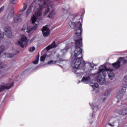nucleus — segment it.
<instances>
[{
	"instance_id": "obj_1",
	"label": "nucleus",
	"mask_w": 127,
	"mask_h": 127,
	"mask_svg": "<svg viewBox=\"0 0 127 127\" xmlns=\"http://www.w3.org/2000/svg\"><path fill=\"white\" fill-rule=\"evenodd\" d=\"M48 7V9L45 11L44 12V15H46L48 12L50 11V8L48 7V5H46V2L44 0H35L30 5V6L28 7L26 13V16L27 17L29 14H30L31 12V8L32 7H34L36 8V10L35 11V15L37 16H40L41 15V10L43 7Z\"/></svg>"
},
{
	"instance_id": "obj_2",
	"label": "nucleus",
	"mask_w": 127,
	"mask_h": 127,
	"mask_svg": "<svg viewBox=\"0 0 127 127\" xmlns=\"http://www.w3.org/2000/svg\"><path fill=\"white\" fill-rule=\"evenodd\" d=\"M83 44L80 42H75V50H74V59L72 61V65L74 66L75 69H78L81 67V65L84 63V61L83 60V55L82 51L83 50L81 49Z\"/></svg>"
},
{
	"instance_id": "obj_3",
	"label": "nucleus",
	"mask_w": 127,
	"mask_h": 127,
	"mask_svg": "<svg viewBox=\"0 0 127 127\" xmlns=\"http://www.w3.org/2000/svg\"><path fill=\"white\" fill-rule=\"evenodd\" d=\"M104 70H107V66L105 65H101L99 66L98 71L95 72L94 74H90L92 76H96V75L99 74L97 77V82L100 85L106 84V75H107V73H106Z\"/></svg>"
},
{
	"instance_id": "obj_4",
	"label": "nucleus",
	"mask_w": 127,
	"mask_h": 127,
	"mask_svg": "<svg viewBox=\"0 0 127 127\" xmlns=\"http://www.w3.org/2000/svg\"><path fill=\"white\" fill-rule=\"evenodd\" d=\"M77 27L74 29V40L75 42H80L82 43V32L83 30L82 29V24L81 23H78L77 25Z\"/></svg>"
},
{
	"instance_id": "obj_5",
	"label": "nucleus",
	"mask_w": 127,
	"mask_h": 127,
	"mask_svg": "<svg viewBox=\"0 0 127 127\" xmlns=\"http://www.w3.org/2000/svg\"><path fill=\"white\" fill-rule=\"evenodd\" d=\"M31 19L33 26L32 27H28V26H27V24H25L23 25V27L21 29L22 31H23V30H26L27 29L26 32L27 33H29V32L32 31V30H36V29H37L38 25L37 24L35 23L37 19L36 16L33 15Z\"/></svg>"
},
{
	"instance_id": "obj_6",
	"label": "nucleus",
	"mask_w": 127,
	"mask_h": 127,
	"mask_svg": "<svg viewBox=\"0 0 127 127\" xmlns=\"http://www.w3.org/2000/svg\"><path fill=\"white\" fill-rule=\"evenodd\" d=\"M94 67H95V64L93 63H85V61L84 63H82V64H81V66L79 67V68H77V70H76V73L77 74H80V72H79L77 71H79V69L81 68L82 70L84 71H85V72H88V73H91L92 71H93V69H94Z\"/></svg>"
},
{
	"instance_id": "obj_7",
	"label": "nucleus",
	"mask_w": 127,
	"mask_h": 127,
	"mask_svg": "<svg viewBox=\"0 0 127 127\" xmlns=\"http://www.w3.org/2000/svg\"><path fill=\"white\" fill-rule=\"evenodd\" d=\"M27 8V4L26 3L24 4L23 8L19 11V13H21L18 17H15L13 19V23H17L20 22L22 20V18H21V15H22V13L24 12V10Z\"/></svg>"
},
{
	"instance_id": "obj_8",
	"label": "nucleus",
	"mask_w": 127,
	"mask_h": 127,
	"mask_svg": "<svg viewBox=\"0 0 127 127\" xmlns=\"http://www.w3.org/2000/svg\"><path fill=\"white\" fill-rule=\"evenodd\" d=\"M13 82L10 83H1V85H0V93L3 92V91H5V90H9L10 88L13 87Z\"/></svg>"
},
{
	"instance_id": "obj_9",
	"label": "nucleus",
	"mask_w": 127,
	"mask_h": 127,
	"mask_svg": "<svg viewBox=\"0 0 127 127\" xmlns=\"http://www.w3.org/2000/svg\"><path fill=\"white\" fill-rule=\"evenodd\" d=\"M47 26L48 25H46L42 28V32L44 37H48L50 35V30Z\"/></svg>"
},
{
	"instance_id": "obj_10",
	"label": "nucleus",
	"mask_w": 127,
	"mask_h": 127,
	"mask_svg": "<svg viewBox=\"0 0 127 127\" xmlns=\"http://www.w3.org/2000/svg\"><path fill=\"white\" fill-rule=\"evenodd\" d=\"M27 38H26L25 36H23L21 37L20 40L18 41V44L21 47L24 48V47L27 45Z\"/></svg>"
},
{
	"instance_id": "obj_11",
	"label": "nucleus",
	"mask_w": 127,
	"mask_h": 127,
	"mask_svg": "<svg viewBox=\"0 0 127 127\" xmlns=\"http://www.w3.org/2000/svg\"><path fill=\"white\" fill-rule=\"evenodd\" d=\"M107 70L104 69V72H106V71H107L108 75L109 76V78L110 79V80H114L115 79V73H114V70L112 69L111 68H108L107 67Z\"/></svg>"
},
{
	"instance_id": "obj_12",
	"label": "nucleus",
	"mask_w": 127,
	"mask_h": 127,
	"mask_svg": "<svg viewBox=\"0 0 127 127\" xmlns=\"http://www.w3.org/2000/svg\"><path fill=\"white\" fill-rule=\"evenodd\" d=\"M4 31L6 36L10 38L12 36V33L11 32V28L10 27H5L4 28Z\"/></svg>"
},
{
	"instance_id": "obj_13",
	"label": "nucleus",
	"mask_w": 127,
	"mask_h": 127,
	"mask_svg": "<svg viewBox=\"0 0 127 127\" xmlns=\"http://www.w3.org/2000/svg\"><path fill=\"white\" fill-rule=\"evenodd\" d=\"M87 74H88V76H84L82 77L81 81L83 82V83H85L87 84V82H89L90 80H91V76H93V75H91L90 74H94L92 73L88 72V71H86Z\"/></svg>"
},
{
	"instance_id": "obj_14",
	"label": "nucleus",
	"mask_w": 127,
	"mask_h": 127,
	"mask_svg": "<svg viewBox=\"0 0 127 127\" xmlns=\"http://www.w3.org/2000/svg\"><path fill=\"white\" fill-rule=\"evenodd\" d=\"M126 91H127V88L125 87H121V89L119 90V95H117V99H122L123 98V96L126 93Z\"/></svg>"
},
{
	"instance_id": "obj_15",
	"label": "nucleus",
	"mask_w": 127,
	"mask_h": 127,
	"mask_svg": "<svg viewBox=\"0 0 127 127\" xmlns=\"http://www.w3.org/2000/svg\"><path fill=\"white\" fill-rule=\"evenodd\" d=\"M78 23H81L80 21H78L77 23L76 22H73L72 21H69L68 22V25H69L70 27L71 28H73V29H75V28L78 27Z\"/></svg>"
},
{
	"instance_id": "obj_16",
	"label": "nucleus",
	"mask_w": 127,
	"mask_h": 127,
	"mask_svg": "<svg viewBox=\"0 0 127 127\" xmlns=\"http://www.w3.org/2000/svg\"><path fill=\"white\" fill-rule=\"evenodd\" d=\"M57 47V45H56V42L54 41L51 45H49L48 47L46 48V50H50V49H52V48H56Z\"/></svg>"
},
{
	"instance_id": "obj_17",
	"label": "nucleus",
	"mask_w": 127,
	"mask_h": 127,
	"mask_svg": "<svg viewBox=\"0 0 127 127\" xmlns=\"http://www.w3.org/2000/svg\"><path fill=\"white\" fill-rule=\"evenodd\" d=\"M119 115H122V116H126L127 114V108H126L124 110H119L118 111Z\"/></svg>"
},
{
	"instance_id": "obj_18",
	"label": "nucleus",
	"mask_w": 127,
	"mask_h": 127,
	"mask_svg": "<svg viewBox=\"0 0 127 127\" xmlns=\"http://www.w3.org/2000/svg\"><path fill=\"white\" fill-rule=\"evenodd\" d=\"M112 65L115 69H119V68L121 67V62L117 61L116 63L113 64Z\"/></svg>"
},
{
	"instance_id": "obj_19",
	"label": "nucleus",
	"mask_w": 127,
	"mask_h": 127,
	"mask_svg": "<svg viewBox=\"0 0 127 127\" xmlns=\"http://www.w3.org/2000/svg\"><path fill=\"white\" fill-rule=\"evenodd\" d=\"M68 49H69L68 46H65L64 49L61 50V54H63V56H64L65 53H67V51H68Z\"/></svg>"
},
{
	"instance_id": "obj_20",
	"label": "nucleus",
	"mask_w": 127,
	"mask_h": 127,
	"mask_svg": "<svg viewBox=\"0 0 127 127\" xmlns=\"http://www.w3.org/2000/svg\"><path fill=\"white\" fill-rule=\"evenodd\" d=\"M55 15V10H52L51 13L49 14L48 17L49 18H52Z\"/></svg>"
},
{
	"instance_id": "obj_21",
	"label": "nucleus",
	"mask_w": 127,
	"mask_h": 127,
	"mask_svg": "<svg viewBox=\"0 0 127 127\" xmlns=\"http://www.w3.org/2000/svg\"><path fill=\"white\" fill-rule=\"evenodd\" d=\"M68 18L70 21H72L76 18V15L75 14H71L68 16Z\"/></svg>"
},
{
	"instance_id": "obj_22",
	"label": "nucleus",
	"mask_w": 127,
	"mask_h": 127,
	"mask_svg": "<svg viewBox=\"0 0 127 127\" xmlns=\"http://www.w3.org/2000/svg\"><path fill=\"white\" fill-rule=\"evenodd\" d=\"M46 56H47V55L46 54H45L43 56H42L40 57V61H41L42 62H44L45 58H46Z\"/></svg>"
},
{
	"instance_id": "obj_23",
	"label": "nucleus",
	"mask_w": 127,
	"mask_h": 127,
	"mask_svg": "<svg viewBox=\"0 0 127 127\" xmlns=\"http://www.w3.org/2000/svg\"><path fill=\"white\" fill-rule=\"evenodd\" d=\"M91 86L92 87V88L93 89V91H94L95 90V89H96V88H98V87H99V84L93 83L92 85H91Z\"/></svg>"
},
{
	"instance_id": "obj_24",
	"label": "nucleus",
	"mask_w": 127,
	"mask_h": 127,
	"mask_svg": "<svg viewBox=\"0 0 127 127\" xmlns=\"http://www.w3.org/2000/svg\"><path fill=\"white\" fill-rule=\"evenodd\" d=\"M122 104H123L122 101H120L119 100L117 101V106L118 107H122V108H124L125 106L123 105Z\"/></svg>"
},
{
	"instance_id": "obj_25",
	"label": "nucleus",
	"mask_w": 127,
	"mask_h": 127,
	"mask_svg": "<svg viewBox=\"0 0 127 127\" xmlns=\"http://www.w3.org/2000/svg\"><path fill=\"white\" fill-rule=\"evenodd\" d=\"M4 50V45H2L0 46V55L2 53L3 51Z\"/></svg>"
},
{
	"instance_id": "obj_26",
	"label": "nucleus",
	"mask_w": 127,
	"mask_h": 127,
	"mask_svg": "<svg viewBox=\"0 0 127 127\" xmlns=\"http://www.w3.org/2000/svg\"><path fill=\"white\" fill-rule=\"evenodd\" d=\"M6 56H7V58H12L14 56V54H6Z\"/></svg>"
},
{
	"instance_id": "obj_27",
	"label": "nucleus",
	"mask_w": 127,
	"mask_h": 127,
	"mask_svg": "<svg viewBox=\"0 0 127 127\" xmlns=\"http://www.w3.org/2000/svg\"><path fill=\"white\" fill-rule=\"evenodd\" d=\"M119 60H121V61H123L124 64H127V60H125L124 58L123 57H120L119 58Z\"/></svg>"
},
{
	"instance_id": "obj_28",
	"label": "nucleus",
	"mask_w": 127,
	"mask_h": 127,
	"mask_svg": "<svg viewBox=\"0 0 127 127\" xmlns=\"http://www.w3.org/2000/svg\"><path fill=\"white\" fill-rule=\"evenodd\" d=\"M58 63V61H54L53 60H51L48 62V64H55V63Z\"/></svg>"
},
{
	"instance_id": "obj_29",
	"label": "nucleus",
	"mask_w": 127,
	"mask_h": 127,
	"mask_svg": "<svg viewBox=\"0 0 127 127\" xmlns=\"http://www.w3.org/2000/svg\"><path fill=\"white\" fill-rule=\"evenodd\" d=\"M29 51L30 52H33V51H34V50H35V47H30L28 49Z\"/></svg>"
},
{
	"instance_id": "obj_30",
	"label": "nucleus",
	"mask_w": 127,
	"mask_h": 127,
	"mask_svg": "<svg viewBox=\"0 0 127 127\" xmlns=\"http://www.w3.org/2000/svg\"><path fill=\"white\" fill-rule=\"evenodd\" d=\"M4 34L2 32H0V38H3Z\"/></svg>"
},
{
	"instance_id": "obj_31",
	"label": "nucleus",
	"mask_w": 127,
	"mask_h": 127,
	"mask_svg": "<svg viewBox=\"0 0 127 127\" xmlns=\"http://www.w3.org/2000/svg\"><path fill=\"white\" fill-rule=\"evenodd\" d=\"M108 125H109V126H110V127H115V122H113L112 123H109Z\"/></svg>"
},
{
	"instance_id": "obj_32",
	"label": "nucleus",
	"mask_w": 127,
	"mask_h": 127,
	"mask_svg": "<svg viewBox=\"0 0 127 127\" xmlns=\"http://www.w3.org/2000/svg\"><path fill=\"white\" fill-rule=\"evenodd\" d=\"M38 60H39V58H38V59H37L34 62L33 64H38Z\"/></svg>"
},
{
	"instance_id": "obj_33",
	"label": "nucleus",
	"mask_w": 127,
	"mask_h": 127,
	"mask_svg": "<svg viewBox=\"0 0 127 127\" xmlns=\"http://www.w3.org/2000/svg\"><path fill=\"white\" fill-rule=\"evenodd\" d=\"M63 56H63V55L62 54H58L57 55V57L58 58H60V57H63Z\"/></svg>"
},
{
	"instance_id": "obj_34",
	"label": "nucleus",
	"mask_w": 127,
	"mask_h": 127,
	"mask_svg": "<svg viewBox=\"0 0 127 127\" xmlns=\"http://www.w3.org/2000/svg\"><path fill=\"white\" fill-rule=\"evenodd\" d=\"M16 0H10V1L11 2V3L14 4H15V2H16Z\"/></svg>"
},
{
	"instance_id": "obj_35",
	"label": "nucleus",
	"mask_w": 127,
	"mask_h": 127,
	"mask_svg": "<svg viewBox=\"0 0 127 127\" xmlns=\"http://www.w3.org/2000/svg\"><path fill=\"white\" fill-rule=\"evenodd\" d=\"M4 8V6H2L0 8V12H1L2 11H3V9Z\"/></svg>"
},
{
	"instance_id": "obj_36",
	"label": "nucleus",
	"mask_w": 127,
	"mask_h": 127,
	"mask_svg": "<svg viewBox=\"0 0 127 127\" xmlns=\"http://www.w3.org/2000/svg\"><path fill=\"white\" fill-rule=\"evenodd\" d=\"M105 96H108V95H110V91H107L105 93Z\"/></svg>"
},
{
	"instance_id": "obj_37",
	"label": "nucleus",
	"mask_w": 127,
	"mask_h": 127,
	"mask_svg": "<svg viewBox=\"0 0 127 127\" xmlns=\"http://www.w3.org/2000/svg\"><path fill=\"white\" fill-rule=\"evenodd\" d=\"M1 68H7V64H3L1 66Z\"/></svg>"
},
{
	"instance_id": "obj_38",
	"label": "nucleus",
	"mask_w": 127,
	"mask_h": 127,
	"mask_svg": "<svg viewBox=\"0 0 127 127\" xmlns=\"http://www.w3.org/2000/svg\"><path fill=\"white\" fill-rule=\"evenodd\" d=\"M124 81L126 83H127V75H126L124 77Z\"/></svg>"
},
{
	"instance_id": "obj_39",
	"label": "nucleus",
	"mask_w": 127,
	"mask_h": 127,
	"mask_svg": "<svg viewBox=\"0 0 127 127\" xmlns=\"http://www.w3.org/2000/svg\"><path fill=\"white\" fill-rule=\"evenodd\" d=\"M91 106H92V107H96L99 106V105H97H97H95V104H92Z\"/></svg>"
},
{
	"instance_id": "obj_40",
	"label": "nucleus",
	"mask_w": 127,
	"mask_h": 127,
	"mask_svg": "<svg viewBox=\"0 0 127 127\" xmlns=\"http://www.w3.org/2000/svg\"><path fill=\"white\" fill-rule=\"evenodd\" d=\"M2 64V62H1V61H0V66Z\"/></svg>"
},
{
	"instance_id": "obj_41",
	"label": "nucleus",
	"mask_w": 127,
	"mask_h": 127,
	"mask_svg": "<svg viewBox=\"0 0 127 127\" xmlns=\"http://www.w3.org/2000/svg\"><path fill=\"white\" fill-rule=\"evenodd\" d=\"M105 101H106V98H104L103 99V102Z\"/></svg>"
},
{
	"instance_id": "obj_42",
	"label": "nucleus",
	"mask_w": 127,
	"mask_h": 127,
	"mask_svg": "<svg viewBox=\"0 0 127 127\" xmlns=\"http://www.w3.org/2000/svg\"><path fill=\"white\" fill-rule=\"evenodd\" d=\"M33 41V39H32V40H31V41Z\"/></svg>"
},
{
	"instance_id": "obj_43",
	"label": "nucleus",
	"mask_w": 127,
	"mask_h": 127,
	"mask_svg": "<svg viewBox=\"0 0 127 127\" xmlns=\"http://www.w3.org/2000/svg\"><path fill=\"white\" fill-rule=\"evenodd\" d=\"M95 115V114H92V117H93V116H94Z\"/></svg>"
},
{
	"instance_id": "obj_44",
	"label": "nucleus",
	"mask_w": 127,
	"mask_h": 127,
	"mask_svg": "<svg viewBox=\"0 0 127 127\" xmlns=\"http://www.w3.org/2000/svg\"><path fill=\"white\" fill-rule=\"evenodd\" d=\"M60 61H62V60H60Z\"/></svg>"
},
{
	"instance_id": "obj_45",
	"label": "nucleus",
	"mask_w": 127,
	"mask_h": 127,
	"mask_svg": "<svg viewBox=\"0 0 127 127\" xmlns=\"http://www.w3.org/2000/svg\"><path fill=\"white\" fill-rule=\"evenodd\" d=\"M1 71H0V73H1Z\"/></svg>"
},
{
	"instance_id": "obj_46",
	"label": "nucleus",
	"mask_w": 127,
	"mask_h": 127,
	"mask_svg": "<svg viewBox=\"0 0 127 127\" xmlns=\"http://www.w3.org/2000/svg\"><path fill=\"white\" fill-rule=\"evenodd\" d=\"M12 8H13V7H12Z\"/></svg>"
}]
</instances>
